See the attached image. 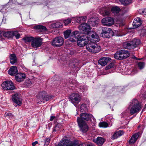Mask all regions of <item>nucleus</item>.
I'll return each mask as SVG.
<instances>
[{"label":"nucleus","instance_id":"41","mask_svg":"<svg viewBox=\"0 0 146 146\" xmlns=\"http://www.w3.org/2000/svg\"><path fill=\"white\" fill-rule=\"evenodd\" d=\"M86 110V105L84 104H82L80 106V110L81 111Z\"/></svg>","mask_w":146,"mask_h":146},{"label":"nucleus","instance_id":"55","mask_svg":"<svg viewBox=\"0 0 146 146\" xmlns=\"http://www.w3.org/2000/svg\"><path fill=\"white\" fill-rule=\"evenodd\" d=\"M55 118V116H51L50 117V121H52Z\"/></svg>","mask_w":146,"mask_h":146},{"label":"nucleus","instance_id":"60","mask_svg":"<svg viewBox=\"0 0 146 146\" xmlns=\"http://www.w3.org/2000/svg\"><path fill=\"white\" fill-rule=\"evenodd\" d=\"M145 107H146V104H145Z\"/></svg>","mask_w":146,"mask_h":146},{"label":"nucleus","instance_id":"19","mask_svg":"<svg viewBox=\"0 0 146 146\" xmlns=\"http://www.w3.org/2000/svg\"><path fill=\"white\" fill-rule=\"evenodd\" d=\"M92 32H90V36H91L92 39L91 40V42H98L99 40V37L98 35L96 33H93V34L92 33Z\"/></svg>","mask_w":146,"mask_h":146},{"label":"nucleus","instance_id":"11","mask_svg":"<svg viewBox=\"0 0 146 146\" xmlns=\"http://www.w3.org/2000/svg\"><path fill=\"white\" fill-rule=\"evenodd\" d=\"M77 122L80 127V130L82 132L85 133L88 131L89 127L86 122L79 121H77Z\"/></svg>","mask_w":146,"mask_h":146},{"label":"nucleus","instance_id":"6","mask_svg":"<svg viewBox=\"0 0 146 146\" xmlns=\"http://www.w3.org/2000/svg\"><path fill=\"white\" fill-rule=\"evenodd\" d=\"M69 98L71 102L76 106L79 103L81 100V98L78 93H74L72 94L69 97Z\"/></svg>","mask_w":146,"mask_h":146},{"label":"nucleus","instance_id":"21","mask_svg":"<svg viewBox=\"0 0 146 146\" xmlns=\"http://www.w3.org/2000/svg\"><path fill=\"white\" fill-rule=\"evenodd\" d=\"M141 24V21L139 18L137 17L135 19L133 23L134 28H137L140 26Z\"/></svg>","mask_w":146,"mask_h":146},{"label":"nucleus","instance_id":"26","mask_svg":"<svg viewBox=\"0 0 146 146\" xmlns=\"http://www.w3.org/2000/svg\"><path fill=\"white\" fill-rule=\"evenodd\" d=\"M51 26L52 28H59L62 26V24L60 22H56L52 24Z\"/></svg>","mask_w":146,"mask_h":146},{"label":"nucleus","instance_id":"53","mask_svg":"<svg viewBox=\"0 0 146 146\" xmlns=\"http://www.w3.org/2000/svg\"><path fill=\"white\" fill-rule=\"evenodd\" d=\"M82 20L84 21H85L86 20L87 17L86 16H82Z\"/></svg>","mask_w":146,"mask_h":146},{"label":"nucleus","instance_id":"22","mask_svg":"<svg viewBox=\"0 0 146 146\" xmlns=\"http://www.w3.org/2000/svg\"><path fill=\"white\" fill-rule=\"evenodd\" d=\"M95 17H93L89 19L88 23L89 25L90 26H92L93 27L96 26L98 23V21L95 19Z\"/></svg>","mask_w":146,"mask_h":146},{"label":"nucleus","instance_id":"20","mask_svg":"<svg viewBox=\"0 0 146 146\" xmlns=\"http://www.w3.org/2000/svg\"><path fill=\"white\" fill-rule=\"evenodd\" d=\"M46 95V92L44 91L40 92L36 96L37 98L38 101H40L42 102L43 101V99Z\"/></svg>","mask_w":146,"mask_h":146},{"label":"nucleus","instance_id":"54","mask_svg":"<svg viewBox=\"0 0 146 146\" xmlns=\"http://www.w3.org/2000/svg\"><path fill=\"white\" fill-rule=\"evenodd\" d=\"M38 143V142L37 141H35V142H33L32 143V145L33 146H35L36 144Z\"/></svg>","mask_w":146,"mask_h":146},{"label":"nucleus","instance_id":"52","mask_svg":"<svg viewBox=\"0 0 146 146\" xmlns=\"http://www.w3.org/2000/svg\"><path fill=\"white\" fill-rule=\"evenodd\" d=\"M82 21V17H80L77 19V21L78 22L81 23Z\"/></svg>","mask_w":146,"mask_h":146},{"label":"nucleus","instance_id":"16","mask_svg":"<svg viewBox=\"0 0 146 146\" xmlns=\"http://www.w3.org/2000/svg\"><path fill=\"white\" fill-rule=\"evenodd\" d=\"M120 56L119 60L125 59L129 56V53L128 51L127 50H120Z\"/></svg>","mask_w":146,"mask_h":146},{"label":"nucleus","instance_id":"32","mask_svg":"<svg viewBox=\"0 0 146 146\" xmlns=\"http://www.w3.org/2000/svg\"><path fill=\"white\" fill-rule=\"evenodd\" d=\"M62 127V124L60 123H58L55 126L54 128L53 131H59Z\"/></svg>","mask_w":146,"mask_h":146},{"label":"nucleus","instance_id":"29","mask_svg":"<svg viewBox=\"0 0 146 146\" xmlns=\"http://www.w3.org/2000/svg\"><path fill=\"white\" fill-rule=\"evenodd\" d=\"M72 32L71 33V31L70 30H66L64 32V38L66 39L68 38L69 37H70L69 40L70 38L71 35L72 33Z\"/></svg>","mask_w":146,"mask_h":146},{"label":"nucleus","instance_id":"8","mask_svg":"<svg viewBox=\"0 0 146 146\" xmlns=\"http://www.w3.org/2000/svg\"><path fill=\"white\" fill-rule=\"evenodd\" d=\"M2 86L5 90H11L15 89L14 84L11 81H5L2 83Z\"/></svg>","mask_w":146,"mask_h":146},{"label":"nucleus","instance_id":"23","mask_svg":"<svg viewBox=\"0 0 146 146\" xmlns=\"http://www.w3.org/2000/svg\"><path fill=\"white\" fill-rule=\"evenodd\" d=\"M18 72L17 68L15 66H13L11 67L8 71V74L13 76L16 74Z\"/></svg>","mask_w":146,"mask_h":146},{"label":"nucleus","instance_id":"51","mask_svg":"<svg viewBox=\"0 0 146 146\" xmlns=\"http://www.w3.org/2000/svg\"><path fill=\"white\" fill-rule=\"evenodd\" d=\"M67 146H77L74 143L71 142L68 144V145Z\"/></svg>","mask_w":146,"mask_h":146},{"label":"nucleus","instance_id":"45","mask_svg":"<svg viewBox=\"0 0 146 146\" xmlns=\"http://www.w3.org/2000/svg\"><path fill=\"white\" fill-rule=\"evenodd\" d=\"M18 32L16 31H14V33L15 34H14V36H15L16 38L18 39L19 38L20 36V35L19 33H18Z\"/></svg>","mask_w":146,"mask_h":146},{"label":"nucleus","instance_id":"56","mask_svg":"<svg viewBox=\"0 0 146 146\" xmlns=\"http://www.w3.org/2000/svg\"><path fill=\"white\" fill-rule=\"evenodd\" d=\"M85 145V143H83V144H81L79 145L78 146H84ZM87 146H92L91 145H88Z\"/></svg>","mask_w":146,"mask_h":146},{"label":"nucleus","instance_id":"58","mask_svg":"<svg viewBox=\"0 0 146 146\" xmlns=\"http://www.w3.org/2000/svg\"><path fill=\"white\" fill-rule=\"evenodd\" d=\"M2 37V36L1 35V34H0V38H1Z\"/></svg>","mask_w":146,"mask_h":146},{"label":"nucleus","instance_id":"31","mask_svg":"<svg viewBox=\"0 0 146 146\" xmlns=\"http://www.w3.org/2000/svg\"><path fill=\"white\" fill-rule=\"evenodd\" d=\"M34 38L33 36L26 37L23 38V40L25 41L26 43L31 42L32 43Z\"/></svg>","mask_w":146,"mask_h":146},{"label":"nucleus","instance_id":"39","mask_svg":"<svg viewBox=\"0 0 146 146\" xmlns=\"http://www.w3.org/2000/svg\"><path fill=\"white\" fill-rule=\"evenodd\" d=\"M114 66V64L113 63H111L108 65L105 68V70H107L112 68H113Z\"/></svg>","mask_w":146,"mask_h":146},{"label":"nucleus","instance_id":"27","mask_svg":"<svg viewBox=\"0 0 146 146\" xmlns=\"http://www.w3.org/2000/svg\"><path fill=\"white\" fill-rule=\"evenodd\" d=\"M100 13L104 16H107L110 15V12L109 10L103 9L102 10H100L99 11Z\"/></svg>","mask_w":146,"mask_h":146},{"label":"nucleus","instance_id":"34","mask_svg":"<svg viewBox=\"0 0 146 146\" xmlns=\"http://www.w3.org/2000/svg\"><path fill=\"white\" fill-rule=\"evenodd\" d=\"M36 29L40 30L41 31H45L47 30L46 27L43 26L38 25L35 27Z\"/></svg>","mask_w":146,"mask_h":146},{"label":"nucleus","instance_id":"4","mask_svg":"<svg viewBox=\"0 0 146 146\" xmlns=\"http://www.w3.org/2000/svg\"><path fill=\"white\" fill-rule=\"evenodd\" d=\"M93 117V116L91 114L86 113H82L80 115V117L77 118V121H81L86 122L91 120Z\"/></svg>","mask_w":146,"mask_h":146},{"label":"nucleus","instance_id":"12","mask_svg":"<svg viewBox=\"0 0 146 146\" xmlns=\"http://www.w3.org/2000/svg\"><path fill=\"white\" fill-rule=\"evenodd\" d=\"M43 39L40 37L34 38L31 43L32 46L34 48L40 47L42 45Z\"/></svg>","mask_w":146,"mask_h":146},{"label":"nucleus","instance_id":"48","mask_svg":"<svg viewBox=\"0 0 146 146\" xmlns=\"http://www.w3.org/2000/svg\"><path fill=\"white\" fill-rule=\"evenodd\" d=\"M145 9H139L138 11V12H139V14H143L144 15V13H145Z\"/></svg>","mask_w":146,"mask_h":146},{"label":"nucleus","instance_id":"24","mask_svg":"<svg viewBox=\"0 0 146 146\" xmlns=\"http://www.w3.org/2000/svg\"><path fill=\"white\" fill-rule=\"evenodd\" d=\"M94 142L98 145H102L105 142L104 139L101 137H98L95 140H94Z\"/></svg>","mask_w":146,"mask_h":146},{"label":"nucleus","instance_id":"7","mask_svg":"<svg viewBox=\"0 0 146 146\" xmlns=\"http://www.w3.org/2000/svg\"><path fill=\"white\" fill-rule=\"evenodd\" d=\"M64 41V39L62 37L60 36L56 37L53 39L52 45L54 46H61L63 45Z\"/></svg>","mask_w":146,"mask_h":146},{"label":"nucleus","instance_id":"47","mask_svg":"<svg viewBox=\"0 0 146 146\" xmlns=\"http://www.w3.org/2000/svg\"><path fill=\"white\" fill-rule=\"evenodd\" d=\"M8 34L9 36H10V38L13 37L14 36V34H15L14 33V31H8Z\"/></svg>","mask_w":146,"mask_h":146},{"label":"nucleus","instance_id":"9","mask_svg":"<svg viewBox=\"0 0 146 146\" xmlns=\"http://www.w3.org/2000/svg\"><path fill=\"white\" fill-rule=\"evenodd\" d=\"M112 30L108 27H102L101 35L102 37L108 38L110 37L113 35Z\"/></svg>","mask_w":146,"mask_h":146},{"label":"nucleus","instance_id":"17","mask_svg":"<svg viewBox=\"0 0 146 146\" xmlns=\"http://www.w3.org/2000/svg\"><path fill=\"white\" fill-rule=\"evenodd\" d=\"M111 60V58L108 57H103L99 60L98 63L102 66H105Z\"/></svg>","mask_w":146,"mask_h":146},{"label":"nucleus","instance_id":"50","mask_svg":"<svg viewBox=\"0 0 146 146\" xmlns=\"http://www.w3.org/2000/svg\"><path fill=\"white\" fill-rule=\"evenodd\" d=\"M5 115L7 116H9L11 117H13V115L12 113H5Z\"/></svg>","mask_w":146,"mask_h":146},{"label":"nucleus","instance_id":"38","mask_svg":"<svg viewBox=\"0 0 146 146\" xmlns=\"http://www.w3.org/2000/svg\"><path fill=\"white\" fill-rule=\"evenodd\" d=\"M120 50L117 51L114 54V58H115L119 60L120 56Z\"/></svg>","mask_w":146,"mask_h":146},{"label":"nucleus","instance_id":"28","mask_svg":"<svg viewBox=\"0 0 146 146\" xmlns=\"http://www.w3.org/2000/svg\"><path fill=\"white\" fill-rule=\"evenodd\" d=\"M133 106H141L139 104V102L137 100L134 99L130 102L129 106L131 107Z\"/></svg>","mask_w":146,"mask_h":146},{"label":"nucleus","instance_id":"46","mask_svg":"<svg viewBox=\"0 0 146 146\" xmlns=\"http://www.w3.org/2000/svg\"><path fill=\"white\" fill-rule=\"evenodd\" d=\"M118 137V136L117 135V133L115 132L114 133L112 136L111 139H114L117 138Z\"/></svg>","mask_w":146,"mask_h":146},{"label":"nucleus","instance_id":"42","mask_svg":"<svg viewBox=\"0 0 146 146\" xmlns=\"http://www.w3.org/2000/svg\"><path fill=\"white\" fill-rule=\"evenodd\" d=\"M138 67L140 69H142L145 66V63L144 62H139L138 63Z\"/></svg>","mask_w":146,"mask_h":146},{"label":"nucleus","instance_id":"57","mask_svg":"<svg viewBox=\"0 0 146 146\" xmlns=\"http://www.w3.org/2000/svg\"><path fill=\"white\" fill-rule=\"evenodd\" d=\"M145 13H144V15H146V9H145Z\"/></svg>","mask_w":146,"mask_h":146},{"label":"nucleus","instance_id":"35","mask_svg":"<svg viewBox=\"0 0 146 146\" xmlns=\"http://www.w3.org/2000/svg\"><path fill=\"white\" fill-rule=\"evenodd\" d=\"M100 127L106 128L108 126V124L105 121L100 122L99 124Z\"/></svg>","mask_w":146,"mask_h":146},{"label":"nucleus","instance_id":"10","mask_svg":"<svg viewBox=\"0 0 146 146\" xmlns=\"http://www.w3.org/2000/svg\"><path fill=\"white\" fill-rule=\"evenodd\" d=\"M12 99L13 102L17 105L20 106L21 105V95L18 92L12 95Z\"/></svg>","mask_w":146,"mask_h":146},{"label":"nucleus","instance_id":"33","mask_svg":"<svg viewBox=\"0 0 146 146\" xmlns=\"http://www.w3.org/2000/svg\"><path fill=\"white\" fill-rule=\"evenodd\" d=\"M54 96L52 95H46L45 97L43 99V101H42L43 103L45 102L50 100L51 99L53 98Z\"/></svg>","mask_w":146,"mask_h":146},{"label":"nucleus","instance_id":"36","mask_svg":"<svg viewBox=\"0 0 146 146\" xmlns=\"http://www.w3.org/2000/svg\"><path fill=\"white\" fill-rule=\"evenodd\" d=\"M32 84L31 80L29 79H27L25 82L24 85L27 87H29Z\"/></svg>","mask_w":146,"mask_h":146},{"label":"nucleus","instance_id":"44","mask_svg":"<svg viewBox=\"0 0 146 146\" xmlns=\"http://www.w3.org/2000/svg\"><path fill=\"white\" fill-rule=\"evenodd\" d=\"M116 132L117 133V135L118 137L122 135L124 133L123 132L122 130H120L117 131H116Z\"/></svg>","mask_w":146,"mask_h":146},{"label":"nucleus","instance_id":"25","mask_svg":"<svg viewBox=\"0 0 146 146\" xmlns=\"http://www.w3.org/2000/svg\"><path fill=\"white\" fill-rule=\"evenodd\" d=\"M9 57L10 62L11 64H13L17 62V57L15 54H11Z\"/></svg>","mask_w":146,"mask_h":146},{"label":"nucleus","instance_id":"3","mask_svg":"<svg viewBox=\"0 0 146 146\" xmlns=\"http://www.w3.org/2000/svg\"><path fill=\"white\" fill-rule=\"evenodd\" d=\"M86 48L90 52L96 53L99 52L101 50L100 46L94 42L90 41L86 45Z\"/></svg>","mask_w":146,"mask_h":146},{"label":"nucleus","instance_id":"30","mask_svg":"<svg viewBox=\"0 0 146 146\" xmlns=\"http://www.w3.org/2000/svg\"><path fill=\"white\" fill-rule=\"evenodd\" d=\"M120 11L119 7L117 6L112 7L111 9V11L113 13H118Z\"/></svg>","mask_w":146,"mask_h":146},{"label":"nucleus","instance_id":"14","mask_svg":"<svg viewBox=\"0 0 146 146\" xmlns=\"http://www.w3.org/2000/svg\"><path fill=\"white\" fill-rule=\"evenodd\" d=\"M141 135V133L140 132L136 133L132 135L129 141V144L132 145L134 144L137 141L138 138Z\"/></svg>","mask_w":146,"mask_h":146},{"label":"nucleus","instance_id":"13","mask_svg":"<svg viewBox=\"0 0 146 146\" xmlns=\"http://www.w3.org/2000/svg\"><path fill=\"white\" fill-rule=\"evenodd\" d=\"M102 24L106 26H110L114 23L113 19L111 17H106L102 19Z\"/></svg>","mask_w":146,"mask_h":146},{"label":"nucleus","instance_id":"1","mask_svg":"<svg viewBox=\"0 0 146 146\" xmlns=\"http://www.w3.org/2000/svg\"><path fill=\"white\" fill-rule=\"evenodd\" d=\"M77 40L78 45L81 47L86 45L89 42L88 38L86 35H80L78 31H73L71 35L69 41L74 42Z\"/></svg>","mask_w":146,"mask_h":146},{"label":"nucleus","instance_id":"18","mask_svg":"<svg viewBox=\"0 0 146 146\" xmlns=\"http://www.w3.org/2000/svg\"><path fill=\"white\" fill-rule=\"evenodd\" d=\"M26 76L25 74L23 73H19L16 74L15 76V79L16 81L19 82H21L25 79Z\"/></svg>","mask_w":146,"mask_h":146},{"label":"nucleus","instance_id":"49","mask_svg":"<svg viewBox=\"0 0 146 146\" xmlns=\"http://www.w3.org/2000/svg\"><path fill=\"white\" fill-rule=\"evenodd\" d=\"M8 34V32H7L4 33L3 34V36L5 37H7L8 38H10V36Z\"/></svg>","mask_w":146,"mask_h":146},{"label":"nucleus","instance_id":"40","mask_svg":"<svg viewBox=\"0 0 146 146\" xmlns=\"http://www.w3.org/2000/svg\"><path fill=\"white\" fill-rule=\"evenodd\" d=\"M71 19L68 18L64 20V23L65 25H67L71 23Z\"/></svg>","mask_w":146,"mask_h":146},{"label":"nucleus","instance_id":"43","mask_svg":"<svg viewBox=\"0 0 146 146\" xmlns=\"http://www.w3.org/2000/svg\"><path fill=\"white\" fill-rule=\"evenodd\" d=\"M44 145L46 146H47L49 144L50 141V139L49 138H46L44 140Z\"/></svg>","mask_w":146,"mask_h":146},{"label":"nucleus","instance_id":"2","mask_svg":"<svg viewBox=\"0 0 146 146\" xmlns=\"http://www.w3.org/2000/svg\"><path fill=\"white\" fill-rule=\"evenodd\" d=\"M140 43V40L139 39L135 38L130 41H126L123 42V46L126 49H133L137 47Z\"/></svg>","mask_w":146,"mask_h":146},{"label":"nucleus","instance_id":"5","mask_svg":"<svg viewBox=\"0 0 146 146\" xmlns=\"http://www.w3.org/2000/svg\"><path fill=\"white\" fill-rule=\"evenodd\" d=\"M78 28L80 32L83 34H88L91 32L90 25L86 23H82Z\"/></svg>","mask_w":146,"mask_h":146},{"label":"nucleus","instance_id":"37","mask_svg":"<svg viewBox=\"0 0 146 146\" xmlns=\"http://www.w3.org/2000/svg\"><path fill=\"white\" fill-rule=\"evenodd\" d=\"M140 35L141 36H143L146 35V29H143L140 31Z\"/></svg>","mask_w":146,"mask_h":146},{"label":"nucleus","instance_id":"15","mask_svg":"<svg viewBox=\"0 0 146 146\" xmlns=\"http://www.w3.org/2000/svg\"><path fill=\"white\" fill-rule=\"evenodd\" d=\"M130 109V113L131 115H133L135 113H138L141 109L142 107L141 106H129Z\"/></svg>","mask_w":146,"mask_h":146},{"label":"nucleus","instance_id":"59","mask_svg":"<svg viewBox=\"0 0 146 146\" xmlns=\"http://www.w3.org/2000/svg\"><path fill=\"white\" fill-rule=\"evenodd\" d=\"M144 109H143L141 112V113L143 112V111Z\"/></svg>","mask_w":146,"mask_h":146}]
</instances>
